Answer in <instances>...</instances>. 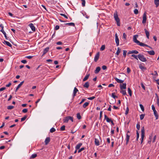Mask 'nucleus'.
Masks as SVG:
<instances>
[{
	"mask_svg": "<svg viewBox=\"0 0 159 159\" xmlns=\"http://www.w3.org/2000/svg\"><path fill=\"white\" fill-rule=\"evenodd\" d=\"M138 35H134L133 37V41L135 43H136L138 45L141 46H146L148 47V46L145 44L142 43L140 42L139 41L137 40V38L138 37Z\"/></svg>",
	"mask_w": 159,
	"mask_h": 159,
	"instance_id": "obj_1",
	"label": "nucleus"
},
{
	"mask_svg": "<svg viewBox=\"0 0 159 159\" xmlns=\"http://www.w3.org/2000/svg\"><path fill=\"white\" fill-rule=\"evenodd\" d=\"M114 17L115 19V20L116 21L117 23V25L118 26H120V20L119 18L118 17L117 12V11H116L114 14Z\"/></svg>",
	"mask_w": 159,
	"mask_h": 159,
	"instance_id": "obj_2",
	"label": "nucleus"
},
{
	"mask_svg": "<svg viewBox=\"0 0 159 159\" xmlns=\"http://www.w3.org/2000/svg\"><path fill=\"white\" fill-rule=\"evenodd\" d=\"M138 57L139 60L142 62H145L147 61L146 58L143 55L139 54L138 55Z\"/></svg>",
	"mask_w": 159,
	"mask_h": 159,
	"instance_id": "obj_3",
	"label": "nucleus"
},
{
	"mask_svg": "<svg viewBox=\"0 0 159 159\" xmlns=\"http://www.w3.org/2000/svg\"><path fill=\"white\" fill-rule=\"evenodd\" d=\"M141 143L143 142L144 138L145 136V129L144 127H143L141 129Z\"/></svg>",
	"mask_w": 159,
	"mask_h": 159,
	"instance_id": "obj_4",
	"label": "nucleus"
},
{
	"mask_svg": "<svg viewBox=\"0 0 159 159\" xmlns=\"http://www.w3.org/2000/svg\"><path fill=\"white\" fill-rule=\"evenodd\" d=\"M70 120L71 121H73V117L70 116H67L65 117L63 120L64 123H68V121Z\"/></svg>",
	"mask_w": 159,
	"mask_h": 159,
	"instance_id": "obj_5",
	"label": "nucleus"
},
{
	"mask_svg": "<svg viewBox=\"0 0 159 159\" xmlns=\"http://www.w3.org/2000/svg\"><path fill=\"white\" fill-rule=\"evenodd\" d=\"M147 20V16H146V12H145L143 16V20H142V23L143 24H144L146 23V21Z\"/></svg>",
	"mask_w": 159,
	"mask_h": 159,
	"instance_id": "obj_6",
	"label": "nucleus"
},
{
	"mask_svg": "<svg viewBox=\"0 0 159 159\" xmlns=\"http://www.w3.org/2000/svg\"><path fill=\"white\" fill-rule=\"evenodd\" d=\"M99 55L100 53L99 52H98L97 53L94 57V61L95 62H97L98 61L99 58Z\"/></svg>",
	"mask_w": 159,
	"mask_h": 159,
	"instance_id": "obj_7",
	"label": "nucleus"
},
{
	"mask_svg": "<svg viewBox=\"0 0 159 159\" xmlns=\"http://www.w3.org/2000/svg\"><path fill=\"white\" fill-rule=\"evenodd\" d=\"M115 41L117 46L119 45V39L117 34H115Z\"/></svg>",
	"mask_w": 159,
	"mask_h": 159,
	"instance_id": "obj_8",
	"label": "nucleus"
},
{
	"mask_svg": "<svg viewBox=\"0 0 159 159\" xmlns=\"http://www.w3.org/2000/svg\"><path fill=\"white\" fill-rule=\"evenodd\" d=\"M126 84L125 83H123V84H120V89H126Z\"/></svg>",
	"mask_w": 159,
	"mask_h": 159,
	"instance_id": "obj_9",
	"label": "nucleus"
},
{
	"mask_svg": "<svg viewBox=\"0 0 159 159\" xmlns=\"http://www.w3.org/2000/svg\"><path fill=\"white\" fill-rule=\"evenodd\" d=\"M29 26L30 27V28L31 29L32 31H35V28L34 26V25L32 23H30L29 25Z\"/></svg>",
	"mask_w": 159,
	"mask_h": 159,
	"instance_id": "obj_10",
	"label": "nucleus"
},
{
	"mask_svg": "<svg viewBox=\"0 0 159 159\" xmlns=\"http://www.w3.org/2000/svg\"><path fill=\"white\" fill-rule=\"evenodd\" d=\"M49 47H47L44 49L43 51V53L42 55V56H43L45 54H46L47 52H48V51L49 50Z\"/></svg>",
	"mask_w": 159,
	"mask_h": 159,
	"instance_id": "obj_11",
	"label": "nucleus"
},
{
	"mask_svg": "<svg viewBox=\"0 0 159 159\" xmlns=\"http://www.w3.org/2000/svg\"><path fill=\"white\" fill-rule=\"evenodd\" d=\"M24 83V81H22L17 86L15 90V92H16L18 89L20 88L21 86Z\"/></svg>",
	"mask_w": 159,
	"mask_h": 159,
	"instance_id": "obj_12",
	"label": "nucleus"
},
{
	"mask_svg": "<svg viewBox=\"0 0 159 159\" xmlns=\"http://www.w3.org/2000/svg\"><path fill=\"white\" fill-rule=\"evenodd\" d=\"M139 53V52L138 51L134 50H132L131 51H129L128 53V54H133V53H134V54H138Z\"/></svg>",
	"mask_w": 159,
	"mask_h": 159,
	"instance_id": "obj_13",
	"label": "nucleus"
},
{
	"mask_svg": "<svg viewBox=\"0 0 159 159\" xmlns=\"http://www.w3.org/2000/svg\"><path fill=\"white\" fill-rule=\"evenodd\" d=\"M78 91V89L76 87H75L73 90V97H74L76 96V93Z\"/></svg>",
	"mask_w": 159,
	"mask_h": 159,
	"instance_id": "obj_14",
	"label": "nucleus"
},
{
	"mask_svg": "<svg viewBox=\"0 0 159 159\" xmlns=\"http://www.w3.org/2000/svg\"><path fill=\"white\" fill-rule=\"evenodd\" d=\"M104 119L106 120L107 122H110L111 120V119H109L106 115H104Z\"/></svg>",
	"mask_w": 159,
	"mask_h": 159,
	"instance_id": "obj_15",
	"label": "nucleus"
},
{
	"mask_svg": "<svg viewBox=\"0 0 159 159\" xmlns=\"http://www.w3.org/2000/svg\"><path fill=\"white\" fill-rule=\"evenodd\" d=\"M50 138L49 137H47L45 141V145H47L50 142Z\"/></svg>",
	"mask_w": 159,
	"mask_h": 159,
	"instance_id": "obj_16",
	"label": "nucleus"
},
{
	"mask_svg": "<svg viewBox=\"0 0 159 159\" xmlns=\"http://www.w3.org/2000/svg\"><path fill=\"white\" fill-rule=\"evenodd\" d=\"M3 43L4 44H6L7 46L10 47H12V45L9 42L7 41L4 40Z\"/></svg>",
	"mask_w": 159,
	"mask_h": 159,
	"instance_id": "obj_17",
	"label": "nucleus"
},
{
	"mask_svg": "<svg viewBox=\"0 0 159 159\" xmlns=\"http://www.w3.org/2000/svg\"><path fill=\"white\" fill-rule=\"evenodd\" d=\"M94 142L96 145L98 146L99 145V141L98 139L95 138Z\"/></svg>",
	"mask_w": 159,
	"mask_h": 159,
	"instance_id": "obj_18",
	"label": "nucleus"
},
{
	"mask_svg": "<svg viewBox=\"0 0 159 159\" xmlns=\"http://www.w3.org/2000/svg\"><path fill=\"white\" fill-rule=\"evenodd\" d=\"M144 31L147 38L149 39L150 34L149 32L146 29H144Z\"/></svg>",
	"mask_w": 159,
	"mask_h": 159,
	"instance_id": "obj_19",
	"label": "nucleus"
},
{
	"mask_svg": "<svg viewBox=\"0 0 159 159\" xmlns=\"http://www.w3.org/2000/svg\"><path fill=\"white\" fill-rule=\"evenodd\" d=\"M114 79L116 81V82L118 83H123V82H124L123 80H120L116 77Z\"/></svg>",
	"mask_w": 159,
	"mask_h": 159,
	"instance_id": "obj_20",
	"label": "nucleus"
},
{
	"mask_svg": "<svg viewBox=\"0 0 159 159\" xmlns=\"http://www.w3.org/2000/svg\"><path fill=\"white\" fill-rule=\"evenodd\" d=\"M147 52L149 55H154L155 54V52L153 50L148 51Z\"/></svg>",
	"mask_w": 159,
	"mask_h": 159,
	"instance_id": "obj_21",
	"label": "nucleus"
},
{
	"mask_svg": "<svg viewBox=\"0 0 159 159\" xmlns=\"http://www.w3.org/2000/svg\"><path fill=\"white\" fill-rule=\"evenodd\" d=\"M100 70H101V68L100 67H99V66L97 67L96 68V69L95 70V74L98 73L99 72Z\"/></svg>",
	"mask_w": 159,
	"mask_h": 159,
	"instance_id": "obj_22",
	"label": "nucleus"
},
{
	"mask_svg": "<svg viewBox=\"0 0 159 159\" xmlns=\"http://www.w3.org/2000/svg\"><path fill=\"white\" fill-rule=\"evenodd\" d=\"M129 135H128L127 134H126V144H127L128 143L129 141Z\"/></svg>",
	"mask_w": 159,
	"mask_h": 159,
	"instance_id": "obj_23",
	"label": "nucleus"
},
{
	"mask_svg": "<svg viewBox=\"0 0 159 159\" xmlns=\"http://www.w3.org/2000/svg\"><path fill=\"white\" fill-rule=\"evenodd\" d=\"M154 2L156 7H157L159 5V0H154Z\"/></svg>",
	"mask_w": 159,
	"mask_h": 159,
	"instance_id": "obj_24",
	"label": "nucleus"
},
{
	"mask_svg": "<svg viewBox=\"0 0 159 159\" xmlns=\"http://www.w3.org/2000/svg\"><path fill=\"white\" fill-rule=\"evenodd\" d=\"M139 67L143 70H146V68L144 66H142L141 64L139 65Z\"/></svg>",
	"mask_w": 159,
	"mask_h": 159,
	"instance_id": "obj_25",
	"label": "nucleus"
},
{
	"mask_svg": "<svg viewBox=\"0 0 159 159\" xmlns=\"http://www.w3.org/2000/svg\"><path fill=\"white\" fill-rule=\"evenodd\" d=\"M89 83L88 82H87L85 83V84L84 85V87L86 88H88L89 86Z\"/></svg>",
	"mask_w": 159,
	"mask_h": 159,
	"instance_id": "obj_26",
	"label": "nucleus"
},
{
	"mask_svg": "<svg viewBox=\"0 0 159 159\" xmlns=\"http://www.w3.org/2000/svg\"><path fill=\"white\" fill-rule=\"evenodd\" d=\"M90 75L89 74H88L87 75L85 76L84 77V78L83 79V81H86L89 78V76Z\"/></svg>",
	"mask_w": 159,
	"mask_h": 159,
	"instance_id": "obj_27",
	"label": "nucleus"
},
{
	"mask_svg": "<svg viewBox=\"0 0 159 159\" xmlns=\"http://www.w3.org/2000/svg\"><path fill=\"white\" fill-rule=\"evenodd\" d=\"M2 31H1L3 34L4 35V37H5V39H6L7 40H8V37L7 36V35H6V32H5V31H4V30H2Z\"/></svg>",
	"mask_w": 159,
	"mask_h": 159,
	"instance_id": "obj_28",
	"label": "nucleus"
},
{
	"mask_svg": "<svg viewBox=\"0 0 159 159\" xmlns=\"http://www.w3.org/2000/svg\"><path fill=\"white\" fill-rule=\"evenodd\" d=\"M120 93H122L123 95H125L127 94L126 91L124 89H120Z\"/></svg>",
	"mask_w": 159,
	"mask_h": 159,
	"instance_id": "obj_29",
	"label": "nucleus"
},
{
	"mask_svg": "<svg viewBox=\"0 0 159 159\" xmlns=\"http://www.w3.org/2000/svg\"><path fill=\"white\" fill-rule=\"evenodd\" d=\"M82 145V143H80L77 144L75 147L76 149L77 150L79 149Z\"/></svg>",
	"mask_w": 159,
	"mask_h": 159,
	"instance_id": "obj_30",
	"label": "nucleus"
},
{
	"mask_svg": "<svg viewBox=\"0 0 159 159\" xmlns=\"http://www.w3.org/2000/svg\"><path fill=\"white\" fill-rule=\"evenodd\" d=\"M65 25H68L70 26H75V24L73 22L66 23L65 24Z\"/></svg>",
	"mask_w": 159,
	"mask_h": 159,
	"instance_id": "obj_31",
	"label": "nucleus"
},
{
	"mask_svg": "<svg viewBox=\"0 0 159 159\" xmlns=\"http://www.w3.org/2000/svg\"><path fill=\"white\" fill-rule=\"evenodd\" d=\"M121 49L120 48H117V50L116 53V54L117 55H119V54L120 52Z\"/></svg>",
	"mask_w": 159,
	"mask_h": 159,
	"instance_id": "obj_32",
	"label": "nucleus"
},
{
	"mask_svg": "<svg viewBox=\"0 0 159 159\" xmlns=\"http://www.w3.org/2000/svg\"><path fill=\"white\" fill-rule=\"evenodd\" d=\"M89 103L88 102H85L83 105V107L84 108H85L87 106H88L89 104Z\"/></svg>",
	"mask_w": 159,
	"mask_h": 159,
	"instance_id": "obj_33",
	"label": "nucleus"
},
{
	"mask_svg": "<svg viewBox=\"0 0 159 159\" xmlns=\"http://www.w3.org/2000/svg\"><path fill=\"white\" fill-rule=\"evenodd\" d=\"M128 93H129L130 96H131L132 94V91H131V89L129 88L128 89Z\"/></svg>",
	"mask_w": 159,
	"mask_h": 159,
	"instance_id": "obj_34",
	"label": "nucleus"
},
{
	"mask_svg": "<svg viewBox=\"0 0 159 159\" xmlns=\"http://www.w3.org/2000/svg\"><path fill=\"white\" fill-rule=\"evenodd\" d=\"M115 93H112L111 96L114 99H115L116 98H118V97L116 96L115 95Z\"/></svg>",
	"mask_w": 159,
	"mask_h": 159,
	"instance_id": "obj_35",
	"label": "nucleus"
},
{
	"mask_svg": "<svg viewBox=\"0 0 159 159\" xmlns=\"http://www.w3.org/2000/svg\"><path fill=\"white\" fill-rule=\"evenodd\" d=\"M37 156L36 154H32L30 157V158H34L36 157Z\"/></svg>",
	"mask_w": 159,
	"mask_h": 159,
	"instance_id": "obj_36",
	"label": "nucleus"
},
{
	"mask_svg": "<svg viewBox=\"0 0 159 159\" xmlns=\"http://www.w3.org/2000/svg\"><path fill=\"white\" fill-rule=\"evenodd\" d=\"M14 108V107L13 106H9L7 107V109L8 110H11Z\"/></svg>",
	"mask_w": 159,
	"mask_h": 159,
	"instance_id": "obj_37",
	"label": "nucleus"
},
{
	"mask_svg": "<svg viewBox=\"0 0 159 159\" xmlns=\"http://www.w3.org/2000/svg\"><path fill=\"white\" fill-rule=\"evenodd\" d=\"M139 134L138 132V131H137V136H136V140L138 141L139 138Z\"/></svg>",
	"mask_w": 159,
	"mask_h": 159,
	"instance_id": "obj_38",
	"label": "nucleus"
},
{
	"mask_svg": "<svg viewBox=\"0 0 159 159\" xmlns=\"http://www.w3.org/2000/svg\"><path fill=\"white\" fill-rule=\"evenodd\" d=\"M105 48V45H102L100 48V50L101 51H103L104 50Z\"/></svg>",
	"mask_w": 159,
	"mask_h": 159,
	"instance_id": "obj_39",
	"label": "nucleus"
},
{
	"mask_svg": "<svg viewBox=\"0 0 159 159\" xmlns=\"http://www.w3.org/2000/svg\"><path fill=\"white\" fill-rule=\"evenodd\" d=\"M145 116V114H142L140 115V118L141 120H143L144 117Z\"/></svg>",
	"mask_w": 159,
	"mask_h": 159,
	"instance_id": "obj_40",
	"label": "nucleus"
},
{
	"mask_svg": "<svg viewBox=\"0 0 159 159\" xmlns=\"http://www.w3.org/2000/svg\"><path fill=\"white\" fill-rule=\"evenodd\" d=\"M55 131H56V129L54 128H52L50 129V132L52 133L54 132Z\"/></svg>",
	"mask_w": 159,
	"mask_h": 159,
	"instance_id": "obj_41",
	"label": "nucleus"
},
{
	"mask_svg": "<svg viewBox=\"0 0 159 159\" xmlns=\"http://www.w3.org/2000/svg\"><path fill=\"white\" fill-rule=\"evenodd\" d=\"M77 117L79 120L81 119V116L80 113H78L77 114Z\"/></svg>",
	"mask_w": 159,
	"mask_h": 159,
	"instance_id": "obj_42",
	"label": "nucleus"
},
{
	"mask_svg": "<svg viewBox=\"0 0 159 159\" xmlns=\"http://www.w3.org/2000/svg\"><path fill=\"white\" fill-rule=\"evenodd\" d=\"M65 126L64 125L62 126L60 128V130L61 131H63L65 130Z\"/></svg>",
	"mask_w": 159,
	"mask_h": 159,
	"instance_id": "obj_43",
	"label": "nucleus"
},
{
	"mask_svg": "<svg viewBox=\"0 0 159 159\" xmlns=\"http://www.w3.org/2000/svg\"><path fill=\"white\" fill-rule=\"evenodd\" d=\"M27 117V116H25L23 117L21 119V121H24V120H25L26 119V118Z\"/></svg>",
	"mask_w": 159,
	"mask_h": 159,
	"instance_id": "obj_44",
	"label": "nucleus"
},
{
	"mask_svg": "<svg viewBox=\"0 0 159 159\" xmlns=\"http://www.w3.org/2000/svg\"><path fill=\"white\" fill-rule=\"evenodd\" d=\"M134 13L135 14L137 15L139 13L138 10L137 9H135L134 10Z\"/></svg>",
	"mask_w": 159,
	"mask_h": 159,
	"instance_id": "obj_45",
	"label": "nucleus"
},
{
	"mask_svg": "<svg viewBox=\"0 0 159 159\" xmlns=\"http://www.w3.org/2000/svg\"><path fill=\"white\" fill-rule=\"evenodd\" d=\"M82 2V6L84 7L85 6V0H81Z\"/></svg>",
	"mask_w": 159,
	"mask_h": 159,
	"instance_id": "obj_46",
	"label": "nucleus"
},
{
	"mask_svg": "<svg viewBox=\"0 0 159 159\" xmlns=\"http://www.w3.org/2000/svg\"><path fill=\"white\" fill-rule=\"evenodd\" d=\"M139 106L141 108V110H142V111H144V108L143 107V106L141 104H139Z\"/></svg>",
	"mask_w": 159,
	"mask_h": 159,
	"instance_id": "obj_47",
	"label": "nucleus"
},
{
	"mask_svg": "<svg viewBox=\"0 0 159 159\" xmlns=\"http://www.w3.org/2000/svg\"><path fill=\"white\" fill-rule=\"evenodd\" d=\"M0 27L1 28V29L0 30V31H2V30H4V26L2 24H1L0 25Z\"/></svg>",
	"mask_w": 159,
	"mask_h": 159,
	"instance_id": "obj_48",
	"label": "nucleus"
},
{
	"mask_svg": "<svg viewBox=\"0 0 159 159\" xmlns=\"http://www.w3.org/2000/svg\"><path fill=\"white\" fill-rule=\"evenodd\" d=\"M152 75H154L156 76H157L158 75V74L156 71H154V73H152Z\"/></svg>",
	"mask_w": 159,
	"mask_h": 159,
	"instance_id": "obj_49",
	"label": "nucleus"
},
{
	"mask_svg": "<svg viewBox=\"0 0 159 159\" xmlns=\"http://www.w3.org/2000/svg\"><path fill=\"white\" fill-rule=\"evenodd\" d=\"M131 56L134 57L136 60H138V56H137V55H136L134 54H132V55Z\"/></svg>",
	"mask_w": 159,
	"mask_h": 159,
	"instance_id": "obj_50",
	"label": "nucleus"
},
{
	"mask_svg": "<svg viewBox=\"0 0 159 159\" xmlns=\"http://www.w3.org/2000/svg\"><path fill=\"white\" fill-rule=\"evenodd\" d=\"M60 15L62 16H64V17L66 18V19H68V17L65 14H63V13H61L60 14Z\"/></svg>",
	"mask_w": 159,
	"mask_h": 159,
	"instance_id": "obj_51",
	"label": "nucleus"
},
{
	"mask_svg": "<svg viewBox=\"0 0 159 159\" xmlns=\"http://www.w3.org/2000/svg\"><path fill=\"white\" fill-rule=\"evenodd\" d=\"M127 51L125 50H123V55L125 57L126 55Z\"/></svg>",
	"mask_w": 159,
	"mask_h": 159,
	"instance_id": "obj_52",
	"label": "nucleus"
},
{
	"mask_svg": "<svg viewBox=\"0 0 159 159\" xmlns=\"http://www.w3.org/2000/svg\"><path fill=\"white\" fill-rule=\"evenodd\" d=\"M84 150V148H82L80 149H79V150L78 151V152L80 153Z\"/></svg>",
	"mask_w": 159,
	"mask_h": 159,
	"instance_id": "obj_53",
	"label": "nucleus"
},
{
	"mask_svg": "<svg viewBox=\"0 0 159 159\" xmlns=\"http://www.w3.org/2000/svg\"><path fill=\"white\" fill-rule=\"evenodd\" d=\"M129 111V109L128 107H127L126 108V111L125 113V114L126 115H127Z\"/></svg>",
	"mask_w": 159,
	"mask_h": 159,
	"instance_id": "obj_54",
	"label": "nucleus"
},
{
	"mask_svg": "<svg viewBox=\"0 0 159 159\" xmlns=\"http://www.w3.org/2000/svg\"><path fill=\"white\" fill-rule=\"evenodd\" d=\"M27 111H28V109L26 108L23 109L22 111V112L24 113H25L27 112Z\"/></svg>",
	"mask_w": 159,
	"mask_h": 159,
	"instance_id": "obj_55",
	"label": "nucleus"
},
{
	"mask_svg": "<svg viewBox=\"0 0 159 159\" xmlns=\"http://www.w3.org/2000/svg\"><path fill=\"white\" fill-rule=\"evenodd\" d=\"M95 97L93 96L91 97H89L88 98V99L90 100H92L95 98Z\"/></svg>",
	"mask_w": 159,
	"mask_h": 159,
	"instance_id": "obj_56",
	"label": "nucleus"
},
{
	"mask_svg": "<svg viewBox=\"0 0 159 159\" xmlns=\"http://www.w3.org/2000/svg\"><path fill=\"white\" fill-rule=\"evenodd\" d=\"M102 68L103 70H105L107 69V67L105 65H103L102 66Z\"/></svg>",
	"mask_w": 159,
	"mask_h": 159,
	"instance_id": "obj_57",
	"label": "nucleus"
},
{
	"mask_svg": "<svg viewBox=\"0 0 159 159\" xmlns=\"http://www.w3.org/2000/svg\"><path fill=\"white\" fill-rule=\"evenodd\" d=\"M140 125L139 124H137L136 125V128L137 129L139 130L140 129Z\"/></svg>",
	"mask_w": 159,
	"mask_h": 159,
	"instance_id": "obj_58",
	"label": "nucleus"
},
{
	"mask_svg": "<svg viewBox=\"0 0 159 159\" xmlns=\"http://www.w3.org/2000/svg\"><path fill=\"white\" fill-rule=\"evenodd\" d=\"M126 37H127L126 35L125 34V33H124L123 34V38L124 39H126Z\"/></svg>",
	"mask_w": 159,
	"mask_h": 159,
	"instance_id": "obj_59",
	"label": "nucleus"
},
{
	"mask_svg": "<svg viewBox=\"0 0 159 159\" xmlns=\"http://www.w3.org/2000/svg\"><path fill=\"white\" fill-rule=\"evenodd\" d=\"M59 29V25H57L56 26L55 29V30H57Z\"/></svg>",
	"mask_w": 159,
	"mask_h": 159,
	"instance_id": "obj_60",
	"label": "nucleus"
},
{
	"mask_svg": "<svg viewBox=\"0 0 159 159\" xmlns=\"http://www.w3.org/2000/svg\"><path fill=\"white\" fill-rule=\"evenodd\" d=\"M33 57V56H26L25 57H26L28 59H30L32 58Z\"/></svg>",
	"mask_w": 159,
	"mask_h": 159,
	"instance_id": "obj_61",
	"label": "nucleus"
},
{
	"mask_svg": "<svg viewBox=\"0 0 159 159\" xmlns=\"http://www.w3.org/2000/svg\"><path fill=\"white\" fill-rule=\"evenodd\" d=\"M11 82H9L8 84H7L6 85V87H10L11 85Z\"/></svg>",
	"mask_w": 159,
	"mask_h": 159,
	"instance_id": "obj_62",
	"label": "nucleus"
},
{
	"mask_svg": "<svg viewBox=\"0 0 159 159\" xmlns=\"http://www.w3.org/2000/svg\"><path fill=\"white\" fill-rule=\"evenodd\" d=\"M6 89L5 87H2L0 88V92L1 91H2Z\"/></svg>",
	"mask_w": 159,
	"mask_h": 159,
	"instance_id": "obj_63",
	"label": "nucleus"
},
{
	"mask_svg": "<svg viewBox=\"0 0 159 159\" xmlns=\"http://www.w3.org/2000/svg\"><path fill=\"white\" fill-rule=\"evenodd\" d=\"M127 72L128 73H129L130 72V68H129V67H128L127 68Z\"/></svg>",
	"mask_w": 159,
	"mask_h": 159,
	"instance_id": "obj_64",
	"label": "nucleus"
}]
</instances>
